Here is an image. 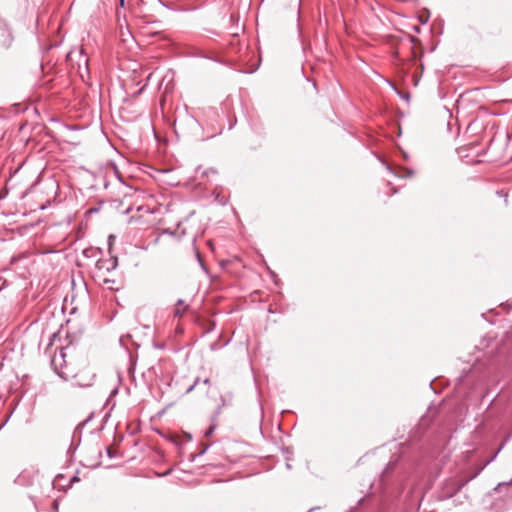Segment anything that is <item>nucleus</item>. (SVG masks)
Listing matches in <instances>:
<instances>
[{"mask_svg":"<svg viewBox=\"0 0 512 512\" xmlns=\"http://www.w3.org/2000/svg\"><path fill=\"white\" fill-rule=\"evenodd\" d=\"M52 364L54 365V370L56 371V373L58 374V376L60 378H62L64 381H69L70 379L73 380V382H72L73 387L87 388V387H91L93 385L95 374L83 371L78 374H74V375L70 376L64 370L57 369L55 360H53Z\"/></svg>","mask_w":512,"mask_h":512,"instance_id":"obj_1","label":"nucleus"},{"mask_svg":"<svg viewBox=\"0 0 512 512\" xmlns=\"http://www.w3.org/2000/svg\"><path fill=\"white\" fill-rule=\"evenodd\" d=\"M411 449V445L404 443L399 444V452L398 454H393L392 459L389 461V463L386 465L384 470L382 471L380 475V481L384 483L390 474L396 466V464L400 461H409L410 456L408 455V450Z\"/></svg>","mask_w":512,"mask_h":512,"instance_id":"obj_2","label":"nucleus"},{"mask_svg":"<svg viewBox=\"0 0 512 512\" xmlns=\"http://www.w3.org/2000/svg\"><path fill=\"white\" fill-rule=\"evenodd\" d=\"M78 61H77V72L82 79V81L86 82L90 78V70H89V58L85 54L83 49L78 51Z\"/></svg>","mask_w":512,"mask_h":512,"instance_id":"obj_3","label":"nucleus"},{"mask_svg":"<svg viewBox=\"0 0 512 512\" xmlns=\"http://www.w3.org/2000/svg\"><path fill=\"white\" fill-rule=\"evenodd\" d=\"M14 37L11 29L8 27L6 22L0 18V47L9 48L13 43Z\"/></svg>","mask_w":512,"mask_h":512,"instance_id":"obj_4","label":"nucleus"},{"mask_svg":"<svg viewBox=\"0 0 512 512\" xmlns=\"http://www.w3.org/2000/svg\"><path fill=\"white\" fill-rule=\"evenodd\" d=\"M118 266V259L116 256H111L109 259H98L96 262V268L98 270H104L111 272Z\"/></svg>","mask_w":512,"mask_h":512,"instance_id":"obj_5","label":"nucleus"},{"mask_svg":"<svg viewBox=\"0 0 512 512\" xmlns=\"http://www.w3.org/2000/svg\"><path fill=\"white\" fill-rule=\"evenodd\" d=\"M185 55L188 57H196V58H204L209 59L211 61L217 62V63H223L218 57L211 56L204 52L201 49H198L196 47H189L187 51L185 52Z\"/></svg>","mask_w":512,"mask_h":512,"instance_id":"obj_6","label":"nucleus"},{"mask_svg":"<svg viewBox=\"0 0 512 512\" xmlns=\"http://www.w3.org/2000/svg\"><path fill=\"white\" fill-rule=\"evenodd\" d=\"M383 164L386 166L387 170L396 176L400 178H406L411 177L414 173L413 169L406 168V167H396L395 169L392 168L388 163L383 162Z\"/></svg>","mask_w":512,"mask_h":512,"instance_id":"obj_7","label":"nucleus"},{"mask_svg":"<svg viewBox=\"0 0 512 512\" xmlns=\"http://www.w3.org/2000/svg\"><path fill=\"white\" fill-rule=\"evenodd\" d=\"M232 399V394L229 393L227 396H221L220 397V401H221V404L217 407V409L215 410V412L213 413L211 419L212 421H215L218 416L220 415L221 413V410L224 406H226Z\"/></svg>","mask_w":512,"mask_h":512,"instance_id":"obj_8","label":"nucleus"},{"mask_svg":"<svg viewBox=\"0 0 512 512\" xmlns=\"http://www.w3.org/2000/svg\"><path fill=\"white\" fill-rule=\"evenodd\" d=\"M209 449V445L204 446L198 453H194L190 455V461L194 462L198 457L204 455L206 451Z\"/></svg>","mask_w":512,"mask_h":512,"instance_id":"obj_9","label":"nucleus"},{"mask_svg":"<svg viewBox=\"0 0 512 512\" xmlns=\"http://www.w3.org/2000/svg\"><path fill=\"white\" fill-rule=\"evenodd\" d=\"M96 253H101V250H97V249H94V248H87L83 251V254L84 256L86 257H92L94 256Z\"/></svg>","mask_w":512,"mask_h":512,"instance_id":"obj_10","label":"nucleus"},{"mask_svg":"<svg viewBox=\"0 0 512 512\" xmlns=\"http://www.w3.org/2000/svg\"><path fill=\"white\" fill-rule=\"evenodd\" d=\"M195 9H196L195 7L186 8V7L175 6V5H173V8H171V10L177 11V12H188V11H193Z\"/></svg>","mask_w":512,"mask_h":512,"instance_id":"obj_11","label":"nucleus"},{"mask_svg":"<svg viewBox=\"0 0 512 512\" xmlns=\"http://www.w3.org/2000/svg\"><path fill=\"white\" fill-rule=\"evenodd\" d=\"M187 120H188V122H189L191 125H194V126H198V127H200V123L198 122V120H197L194 116L187 115Z\"/></svg>","mask_w":512,"mask_h":512,"instance_id":"obj_12","label":"nucleus"},{"mask_svg":"<svg viewBox=\"0 0 512 512\" xmlns=\"http://www.w3.org/2000/svg\"><path fill=\"white\" fill-rule=\"evenodd\" d=\"M196 256H197V259H198V262L200 264L201 269L207 274L208 273V268L206 267V265L202 261V259L200 257V254L198 252H197Z\"/></svg>","mask_w":512,"mask_h":512,"instance_id":"obj_13","label":"nucleus"},{"mask_svg":"<svg viewBox=\"0 0 512 512\" xmlns=\"http://www.w3.org/2000/svg\"><path fill=\"white\" fill-rule=\"evenodd\" d=\"M215 429H216L215 424L210 425V427L204 432V436L205 437L211 436L214 433Z\"/></svg>","mask_w":512,"mask_h":512,"instance_id":"obj_14","label":"nucleus"},{"mask_svg":"<svg viewBox=\"0 0 512 512\" xmlns=\"http://www.w3.org/2000/svg\"><path fill=\"white\" fill-rule=\"evenodd\" d=\"M106 454L109 458H115L117 456V452L114 451L111 447L106 448Z\"/></svg>","mask_w":512,"mask_h":512,"instance_id":"obj_15","label":"nucleus"},{"mask_svg":"<svg viewBox=\"0 0 512 512\" xmlns=\"http://www.w3.org/2000/svg\"><path fill=\"white\" fill-rule=\"evenodd\" d=\"M418 21L421 23H426L428 21V14L427 13L418 14Z\"/></svg>","mask_w":512,"mask_h":512,"instance_id":"obj_16","label":"nucleus"},{"mask_svg":"<svg viewBox=\"0 0 512 512\" xmlns=\"http://www.w3.org/2000/svg\"><path fill=\"white\" fill-rule=\"evenodd\" d=\"M115 240V236L114 235H109L108 237V249H109V253L112 252V245H113V242Z\"/></svg>","mask_w":512,"mask_h":512,"instance_id":"obj_17","label":"nucleus"},{"mask_svg":"<svg viewBox=\"0 0 512 512\" xmlns=\"http://www.w3.org/2000/svg\"><path fill=\"white\" fill-rule=\"evenodd\" d=\"M397 93H398V95H399L402 99H404V100H406V101H409V99H410V94H409L408 92H400V91H398V90H397Z\"/></svg>","mask_w":512,"mask_h":512,"instance_id":"obj_18","label":"nucleus"},{"mask_svg":"<svg viewBox=\"0 0 512 512\" xmlns=\"http://www.w3.org/2000/svg\"><path fill=\"white\" fill-rule=\"evenodd\" d=\"M84 425H85V422H83V423L79 424V425L75 428L73 438H75V437H76V435H77L78 433H79V434L81 433V429H82V427H83Z\"/></svg>","mask_w":512,"mask_h":512,"instance_id":"obj_19","label":"nucleus"},{"mask_svg":"<svg viewBox=\"0 0 512 512\" xmlns=\"http://www.w3.org/2000/svg\"><path fill=\"white\" fill-rule=\"evenodd\" d=\"M216 200H217L221 205H223V206H224V205H226V203H227V200H226L224 197H220V195H219V194H217V196H216Z\"/></svg>","mask_w":512,"mask_h":512,"instance_id":"obj_20","label":"nucleus"},{"mask_svg":"<svg viewBox=\"0 0 512 512\" xmlns=\"http://www.w3.org/2000/svg\"><path fill=\"white\" fill-rule=\"evenodd\" d=\"M199 383V378H197L194 383L186 390V393H190L194 390L195 386Z\"/></svg>","mask_w":512,"mask_h":512,"instance_id":"obj_21","label":"nucleus"},{"mask_svg":"<svg viewBox=\"0 0 512 512\" xmlns=\"http://www.w3.org/2000/svg\"><path fill=\"white\" fill-rule=\"evenodd\" d=\"M411 42L413 44L412 45V54L415 56L416 55V50H415V48H416V39H415V37H413V36L411 37Z\"/></svg>","mask_w":512,"mask_h":512,"instance_id":"obj_22","label":"nucleus"},{"mask_svg":"<svg viewBox=\"0 0 512 512\" xmlns=\"http://www.w3.org/2000/svg\"><path fill=\"white\" fill-rule=\"evenodd\" d=\"M187 307H188V306H185V307L183 308V310H180V309L175 310V316H177V317H181V316H182V314H183V312L187 309Z\"/></svg>","mask_w":512,"mask_h":512,"instance_id":"obj_23","label":"nucleus"},{"mask_svg":"<svg viewBox=\"0 0 512 512\" xmlns=\"http://www.w3.org/2000/svg\"><path fill=\"white\" fill-rule=\"evenodd\" d=\"M154 347L156 349H165L166 345L165 343H157V342H154Z\"/></svg>","mask_w":512,"mask_h":512,"instance_id":"obj_24","label":"nucleus"},{"mask_svg":"<svg viewBox=\"0 0 512 512\" xmlns=\"http://www.w3.org/2000/svg\"><path fill=\"white\" fill-rule=\"evenodd\" d=\"M8 195V190H1L0 191V200H3L7 197Z\"/></svg>","mask_w":512,"mask_h":512,"instance_id":"obj_25","label":"nucleus"},{"mask_svg":"<svg viewBox=\"0 0 512 512\" xmlns=\"http://www.w3.org/2000/svg\"><path fill=\"white\" fill-rule=\"evenodd\" d=\"M58 507H59L58 502L56 500L53 501V503H52L53 512H58Z\"/></svg>","mask_w":512,"mask_h":512,"instance_id":"obj_26","label":"nucleus"},{"mask_svg":"<svg viewBox=\"0 0 512 512\" xmlns=\"http://www.w3.org/2000/svg\"><path fill=\"white\" fill-rule=\"evenodd\" d=\"M159 2H160V3H161V5H162V6H164L165 8H168V9L173 8V5H171V4L165 3V2H163V1H161V0H159Z\"/></svg>","mask_w":512,"mask_h":512,"instance_id":"obj_27","label":"nucleus"},{"mask_svg":"<svg viewBox=\"0 0 512 512\" xmlns=\"http://www.w3.org/2000/svg\"><path fill=\"white\" fill-rule=\"evenodd\" d=\"M411 79H412V82L416 85V74L415 73H413L411 75Z\"/></svg>","mask_w":512,"mask_h":512,"instance_id":"obj_28","label":"nucleus"},{"mask_svg":"<svg viewBox=\"0 0 512 512\" xmlns=\"http://www.w3.org/2000/svg\"><path fill=\"white\" fill-rule=\"evenodd\" d=\"M318 509H320V507L315 506V507L310 508L307 512H313V511L318 510Z\"/></svg>","mask_w":512,"mask_h":512,"instance_id":"obj_29","label":"nucleus"},{"mask_svg":"<svg viewBox=\"0 0 512 512\" xmlns=\"http://www.w3.org/2000/svg\"><path fill=\"white\" fill-rule=\"evenodd\" d=\"M203 383H204L205 385L210 384V379H209V378H205V379L203 380Z\"/></svg>","mask_w":512,"mask_h":512,"instance_id":"obj_30","label":"nucleus"},{"mask_svg":"<svg viewBox=\"0 0 512 512\" xmlns=\"http://www.w3.org/2000/svg\"><path fill=\"white\" fill-rule=\"evenodd\" d=\"M183 304H184V301L182 299H178L177 300V305L180 306V305H183Z\"/></svg>","mask_w":512,"mask_h":512,"instance_id":"obj_31","label":"nucleus"},{"mask_svg":"<svg viewBox=\"0 0 512 512\" xmlns=\"http://www.w3.org/2000/svg\"><path fill=\"white\" fill-rule=\"evenodd\" d=\"M72 482H76V481H79V478L77 476H73L72 479H71Z\"/></svg>","mask_w":512,"mask_h":512,"instance_id":"obj_32","label":"nucleus"},{"mask_svg":"<svg viewBox=\"0 0 512 512\" xmlns=\"http://www.w3.org/2000/svg\"><path fill=\"white\" fill-rule=\"evenodd\" d=\"M72 55H73V52L71 51V52L68 53L67 58L72 60L73 59Z\"/></svg>","mask_w":512,"mask_h":512,"instance_id":"obj_33","label":"nucleus"},{"mask_svg":"<svg viewBox=\"0 0 512 512\" xmlns=\"http://www.w3.org/2000/svg\"><path fill=\"white\" fill-rule=\"evenodd\" d=\"M117 392H118V389H117V388H115V389L111 392V396H112V395L117 394Z\"/></svg>","mask_w":512,"mask_h":512,"instance_id":"obj_34","label":"nucleus"},{"mask_svg":"<svg viewBox=\"0 0 512 512\" xmlns=\"http://www.w3.org/2000/svg\"><path fill=\"white\" fill-rule=\"evenodd\" d=\"M124 2H125V0H119V5H120L121 7H123V6H124Z\"/></svg>","mask_w":512,"mask_h":512,"instance_id":"obj_35","label":"nucleus"},{"mask_svg":"<svg viewBox=\"0 0 512 512\" xmlns=\"http://www.w3.org/2000/svg\"><path fill=\"white\" fill-rule=\"evenodd\" d=\"M270 274H271L273 277H276L275 272H273V271H271V270H270Z\"/></svg>","mask_w":512,"mask_h":512,"instance_id":"obj_36","label":"nucleus"},{"mask_svg":"<svg viewBox=\"0 0 512 512\" xmlns=\"http://www.w3.org/2000/svg\"><path fill=\"white\" fill-rule=\"evenodd\" d=\"M209 172H212V173H216V171L214 169H209Z\"/></svg>","mask_w":512,"mask_h":512,"instance_id":"obj_37","label":"nucleus"},{"mask_svg":"<svg viewBox=\"0 0 512 512\" xmlns=\"http://www.w3.org/2000/svg\"><path fill=\"white\" fill-rule=\"evenodd\" d=\"M404 158H407V154L405 152H402Z\"/></svg>","mask_w":512,"mask_h":512,"instance_id":"obj_38","label":"nucleus"},{"mask_svg":"<svg viewBox=\"0 0 512 512\" xmlns=\"http://www.w3.org/2000/svg\"><path fill=\"white\" fill-rule=\"evenodd\" d=\"M170 472L166 471V473L162 474L163 476L168 475Z\"/></svg>","mask_w":512,"mask_h":512,"instance_id":"obj_39","label":"nucleus"},{"mask_svg":"<svg viewBox=\"0 0 512 512\" xmlns=\"http://www.w3.org/2000/svg\"><path fill=\"white\" fill-rule=\"evenodd\" d=\"M5 423H6V422H4L2 425H0V429H2V428H3V426L5 425Z\"/></svg>","mask_w":512,"mask_h":512,"instance_id":"obj_40","label":"nucleus"}]
</instances>
